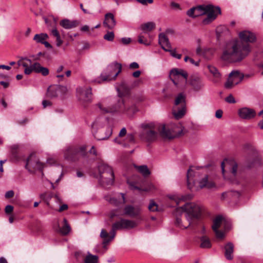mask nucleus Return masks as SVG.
<instances>
[{
    "label": "nucleus",
    "instance_id": "1",
    "mask_svg": "<svg viewBox=\"0 0 263 263\" xmlns=\"http://www.w3.org/2000/svg\"><path fill=\"white\" fill-rule=\"evenodd\" d=\"M142 131L140 137L147 142L155 141L158 136L166 139H173L183 135L184 127L179 123L168 124H155L154 123H143L141 125Z\"/></svg>",
    "mask_w": 263,
    "mask_h": 263
},
{
    "label": "nucleus",
    "instance_id": "2",
    "mask_svg": "<svg viewBox=\"0 0 263 263\" xmlns=\"http://www.w3.org/2000/svg\"><path fill=\"white\" fill-rule=\"evenodd\" d=\"M251 51V47L242 42L232 41L228 43L224 49L221 59L228 62L241 61L247 57Z\"/></svg>",
    "mask_w": 263,
    "mask_h": 263
},
{
    "label": "nucleus",
    "instance_id": "3",
    "mask_svg": "<svg viewBox=\"0 0 263 263\" xmlns=\"http://www.w3.org/2000/svg\"><path fill=\"white\" fill-rule=\"evenodd\" d=\"M180 209L185 213L186 219L188 221L187 224H184L182 223L180 218L176 217L175 224L176 227L181 229H186L190 226L193 219L199 217L202 210V207L199 204L194 202L186 203Z\"/></svg>",
    "mask_w": 263,
    "mask_h": 263
},
{
    "label": "nucleus",
    "instance_id": "4",
    "mask_svg": "<svg viewBox=\"0 0 263 263\" xmlns=\"http://www.w3.org/2000/svg\"><path fill=\"white\" fill-rule=\"evenodd\" d=\"M97 106L102 114L114 113L119 111L128 116H132L136 109L134 105L129 106L125 104L123 100L121 98L118 100L117 104L112 106L108 105L107 101L99 103L97 104Z\"/></svg>",
    "mask_w": 263,
    "mask_h": 263
},
{
    "label": "nucleus",
    "instance_id": "5",
    "mask_svg": "<svg viewBox=\"0 0 263 263\" xmlns=\"http://www.w3.org/2000/svg\"><path fill=\"white\" fill-rule=\"evenodd\" d=\"M122 69V65L120 63H114L108 65L106 69L101 74L100 77L93 81L97 83L115 80Z\"/></svg>",
    "mask_w": 263,
    "mask_h": 263
},
{
    "label": "nucleus",
    "instance_id": "6",
    "mask_svg": "<svg viewBox=\"0 0 263 263\" xmlns=\"http://www.w3.org/2000/svg\"><path fill=\"white\" fill-rule=\"evenodd\" d=\"M197 7L202 8L200 10L195 11V16L207 14V17L202 21L205 25L208 24L214 20L217 14L220 13V9L219 7H214L211 5H200Z\"/></svg>",
    "mask_w": 263,
    "mask_h": 263
},
{
    "label": "nucleus",
    "instance_id": "7",
    "mask_svg": "<svg viewBox=\"0 0 263 263\" xmlns=\"http://www.w3.org/2000/svg\"><path fill=\"white\" fill-rule=\"evenodd\" d=\"M187 73L181 69L174 68L170 71V77L177 87H184L186 83Z\"/></svg>",
    "mask_w": 263,
    "mask_h": 263
},
{
    "label": "nucleus",
    "instance_id": "8",
    "mask_svg": "<svg viewBox=\"0 0 263 263\" xmlns=\"http://www.w3.org/2000/svg\"><path fill=\"white\" fill-rule=\"evenodd\" d=\"M45 165V163L41 162L35 154H32L27 160L26 168L30 173H34L36 171H42Z\"/></svg>",
    "mask_w": 263,
    "mask_h": 263
},
{
    "label": "nucleus",
    "instance_id": "9",
    "mask_svg": "<svg viewBox=\"0 0 263 263\" xmlns=\"http://www.w3.org/2000/svg\"><path fill=\"white\" fill-rule=\"evenodd\" d=\"M86 155V147L82 146L79 147H69L64 153L66 159L75 161L81 157H84Z\"/></svg>",
    "mask_w": 263,
    "mask_h": 263
},
{
    "label": "nucleus",
    "instance_id": "10",
    "mask_svg": "<svg viewBox=\"0 0 263 263\" xmlns=\"http://www.w3.org/2000/svg\"><path fill=\"white\" fill-rule=\"evenodd\" d=\"M67 91L68 89L66 86L57 85H51L47 89L46 96L51 99L58 97L64 98Z\"/></svg>",
    "mask_w": 263,
    "mask_h": 263
},
{
    "label": "nucleus",
    "instance_id": "11",
    "mask_svg": "<svg viewBox=\"0 0 263 263\" xmlns=\"http://www.w3.org/2000/svg\"><path fill=\"white\" fill-rule=\"evenodd\" d=\"M243 76L237 71H232L229 76L228 80L224 84L227 89H231L235 85L239 83L242 80Z\"/></svg>",
    "mask_w": 263,
    "mask_h": 263
},
{
    "label": "nucleus",
    "instance_id": "12",
    "mask_svg": "<svg viewBox=\"0 0 263 263\" xmlns=\"http://www.w3.org/2000/svg\"><path fill=\"white\" fill-rule=\"evenodd\" d=\"M77 96L79 100L84 102H89L92 99L91 87H79L77 89Z\"/></svg>",
    "mask_w": 263,
    "mask_h": 263
},
{
    "label": "nucleus",
    "instance_id": "13",
    "mask_svg": "<svg viewBox=\"0 0 263 263\" xmlns=\"http://www.w3.org/2000/svg\"><path fill=\"white\" fill-rule=\"evenodd\" d=\"M224 221V218L220 215L217 216L213 220L212 229L217 238L222 239L224 237V233L222 231L218 230V229L223 224Z\"/></svg>",
    "mask_w": 263,
    "mask_h": 263
},
{
    "label": "nucleus",
    "instance_id": "14",
    "mask_svg": "<svg viewBox=\"0 0 263 263\" xmlns=\"http://www.w3.org/2000/svg\"><path fill=\"white\" fill-rule=\"evenodd\" d=\"M107 172L99 174L101 181L107 185H112L114 182V173L111 167H107Z\"/></svg>",
    "mask_w": 263,
    "mask_h": 263
},
{
    "label": "nucleus",
    "instance_id": "15",
    "mask_svg": "<svg viewBox=\"0 0 263 263\" xmlns=\"http://www.w3.org/2000/svg\"><path fill=\"white\" fill-rule=\"evenodd\" d=\"M17 64L25 68L24 73L26 74L29 75L33 71V64H32L31 60L27 58L22 57L17 61Z\"/></svg>",
    "mask_w": 263,
    "mask_h": 263
},
{
    "label": "nucleus",
    "instance_id": "16",
    "mask_svg": "<svg viewBox=\"0 0 263 263\" xmlns=\"http://www.w3.org/2000/svg\"><path fill=\"white\" fill-rule=\"evenodd\" d=\"M238 36L242 42L246 43H253L256 39L255 34L248 30H243L240 32Z\"/></svg>",
    "mask_w": 263,
    "mask_h": 263
},
{
    "label": "nucleus",
    "instance_id": "17",
    "mask_svg": "<svg viewBox=\"0 0 263 263\" xmlns=\"http://www.w3.org/2000/svg\"><path fill=\"white\" fill-rule=\"evenodd\" d=\"M239 117L243 119L249 120L254 118L256 115L254 110L248 107L240 108L238 111Z\"/></svg>",
    "mask_w": 263,
    "mask_h": 263
},
{
    "label": "nucleus",
    "instance_id": "18",
    "mask_svg": "<svg viewBox=\"0 0 263 263\" xmlns=\"http://www.w3.org/2000/svg\"><path fill=\"white\" fill-rule=\"evenodd\" d=\"M206 68L212 76V81L213 83H216L221 80V74L215 66L212 65H207Z\"/></svg>",
    "mask_w": 263,
    "mask_h": 263
},
{
    "label": "nucleus",
    "instance_id": "19",
    "mask_svg": "<svg viewBox=\"0 0 263 263\" xmlns=\"http://www.w3.org/2000/svg\"><path fill=\"white\" fill-rule=\"evenodd\" d=\"M140 213V209L138 207H135L131 205L125 206L123 210V215L130 217L138 216Z\"/></svg>",
    "mask_w": 263,
    "mask_h": 263
},
{
    "label": "nucleus",
    "instance_id": "20",
    "mask_svg": "<svg viewBox=\"0 0 263 263\" xmlns=\"http://www.w3.org/2000/svg\"><path fill=\"white\" fill-rule=\"evenodd\" d=\"M111 134L112 129L108 127L106 129H100L95 136L98 140H104L108 138Z\"/></svg>",
    "mask_w": 263,
    "mask_h": 263
},
{
    "label": "nucleus",
    "instance_id": "21",
    "mask_svg": "<svg viewBox=\"0 0 263 263\" xmlns=\"http://www.w3.org/2000/svg\"><path fill=\"white\" fill-rule=\"evenodd\" d=\"M103 25L105 27L109 29H112L115 27L116 25V21L112 13H107L105 15Z\"/></svg>",
    "mask_w": 263,
    "mask_h": 263
},
{
    "label": "nucleus",
    "instance_id": "22",
    "mask_svg": "<svg viewBox=\"0 0 263 263\" xmlns=\"http://www.w3.org/2000/svg\"><path fill=\"white\" fill-rule=\"evenodd\" d=\"M225 165H226L227 166L229 167L230 171L231 173H232V175L233 176H235V175H236L237 170V163L233 160H232V161L226 160L225 162H222L221 163V166L222 172L223 175H224V173Z\"/></svg>",
    "mask_w": 263,
    "mask_h": 263
},
{
    "label": "nucleus",
    "instance_id": "23",
    "mask_svg": "<svg viewBox=\"0 0 263 263\" xmlns=\"http://www.w3.org/2000/svg\"><path fill=\"white\" fill-rule=\"evenodd\" d=\"M199 175V172L197 171V170L193 167H190L187 172V185L190 189H192L193 186L191 184L193 182L195 183L194 181L193 178L196 176Z\"/></svg>",
    "mask_w": 263,
    "mask_h": 263
},
{
    "label": "nucleus",
    "instance_id": "24",
    "mask_svg": "<svg viewBox=\"0 0 263 263\" xmlns=\"http://www.w3.org/2000/svg\"><path fill=\"white\" fill-rule=\"evenodd\" d=\"M159 43L162 48L165 51H169V49L172 48L168 37L163 33H161L159 35Z\"/></svg>",
    "mask_w": 263,
    "mask_h": 263
},
{
    "label": "nucleus",
    "instance_id": "25",
    "mask_svg": "<svg viewBox=\"0 0 263 263\" xmlns=\"http://www.w3.org/2000/svg\"><path fill=\"white\" fill-rule=\"evenodd\" d=\"M190 83L196 91L201 90L204 87V83L202 79L198 77H193L190 80Z\"/></svg>",
    "mask_w": 263,
    "mask_h": 263
},
{
    "label": "nucleus",
    "instance_id": "26",
    "mask_svg": "<svg viewBox=\"0 0 263 263\" xmlns=\"http://www.w3.org/2000/svg\"><path fill=\"white\" fill-rule=\"evenodd\" d=\"M60 25L65 29H70L77 27L79 25V22L65 18L60 21Z\"/></svg>",
    "mask_w": 263,
    "mask_h": 263
},
{
    "label": "nucleus",
    "instance_id": "27",
    "mask_svg": "<svg viewBox=\"0 0 263 263\" xmlns=\"http://www.w3.org/2000/svg\"><path fill=\"white\" fill-rule=\"evenodd\" d=\"M118 197L119 198L118 199L116 197L111 198L108 196H106L105 198L106 200L108 201L111 204L116 206L119 205L120 204H123L125 202L124 194L120 193L118 194Z\"/></svg>",
    "mask_w": 263,
    "mask_h": 263
},
{
    "label": "nucleus",
    "instance_id": "28",
    "mask_svg": "<svg viewBox=\"0 0 263 263\" xmlns=\"http://www.w3.org/2000/svg\"><path fill=\"white\" fill-rule=\"evenodd\" d=\"M215 183L211 180H209L208 176L205 175L199 181V187L200 189L203 187H206L208 189H211L215 187Z\"/></svg>",
    "mask_w": 263,
    "mask_h": 263
},
{
    "label": "nucleus",
    "instance_id": "29",
    "mask_svg": "<svg viewBox=\"0 0 263 263\" xmlns=\"http://www.w3.org/2000/svg\"><path fill=\"white\" fill-rule=\"evenodd\" d=\"M168 198L174 201L177 204H179L182 201H186L191 198L190 195H181L178 194H170L167 195Z\"/></svg>",
    "mask_w": 263,
    "mask_h": 263
},
{
    "label": "nucleus",
    "instance_id": "30",
    "mask_svg": "<svg viewBox=\"0 0 263 263\" xmlns=\"http://www.w3.org/2000/svg\"><path fill=\"white\" fill-rule=\"evenodd\" d=\"M186 106H174L172 109V114L176 119L182 118L185 115Z\"/></svg>",
    "mask_w": 263,
    "mask_h": 263
},
{
    "label": "nucleus",
    "instance_id": "31",
    "mask_svg": "<svg viewBox=\"0 0 263 263\" xmlns=\"http://www.w3.org/2000/svg\"><path fill=\"white\" fill-rule=\"evenodd\" d=\"M224 256L227 259L231 260L233 258V252L234 250V245L229 242L226 244L224 247Z\"/></svg>",
    "mask_w": 263,
    "mask_h": 263
},
{
    "label": "nucleus",
    "instance_id": "32",
    "mask_svg": "<svg viewBox=\"0 0 263 263\" xmlns=\"http://www.w3.org/2000/svg\"><path fill=\"white\" fill-rule=\"evenodd\" d=\"M125 229L123 218L115 222L112 226V229L110 233L111 238H114L116 235V231L118 230Z\"/></svg>",
    "mask_w": 263,
    "mask_h": 263
},
{
    "label": "nucleus",
    "instance_id": "33",
    "mask_svg": "<svg viewBox=\"0 0 263 263\" xmlns=\"http://www.w3.org/2000/svg\"><path fill=\"white\" fill-rule=\"evenodd\" d=\"M33 71L38 73H41L44 76L49 74V70L47 68L43 67L39 63L35 62L33 64Z\"/></svg>",
    "mask_w": 263,
    "mask_h": 263
},
{
    "label": "nucleus",
    "instance_id": "34",
    "mask_svg": "<svg viewBox=\"0 0 263 263\" xmlns=\"http://www.w3.org/2000/svg\"><path fill=\"white\" fill-rule=\"evenodd\" d=\"M185 98L186 96L184 93H179L175 98L174 106H186Z\"/></svg>",
    "mask_w": 263,
    "mask_h": 263
},
{
    "label": "nucleus",
    "instance_id": "35",
    "mask_svg": "<svg viewBox=\"0 0 263 263\" xmlns=\"http://www.w3.org/2000/svg\"><path fill=\"white\" fill-rule=\"evenodd\" d=\"M117 90L120 97L125 96L128 92V89L124 82H122L119 86L117 87Z\"/></svg>",
    "mask_w": 263,
    "mask_h": 263
},
{
    "label": "nucleus",
    "instance_id": "36",
    "mask_svg": "<svg viewBox=\"0 0 263 263\" xmlns=\"http://www.w3.org/2000/svg\"><path fill=\"white\" fill-rule=\"evenodd\" d=\"M135 167L141 173L144 177H147L151 174L149 170H148L147 165H143L140 166H137L135 165Z\"/></svg>",
    "mask_w": 263,
    "mask_h": 263
},
{
    "label": "nucleus",
    "instance_id": "37",
    "mask_svg": "<svg viewBox=\"0 0 263 263\" xmlns=\"http://www.w3.org/2000/svg\"><path fill=\"white\" fill-rule=\"evenodd\" d=\"M100 237L103 239V245L105 247L109 241L114 238H111V235L109 236L108 233L104 230L102 229L100 233Z\"/></svg>",
    "mask_w": 263,
    "mask_h": 263
},
{
    "label": "nucleus",
    "instance_id": "38",
    "mask_svg": "<svg viewBox=\"0 0 263 263\" xmlns=\"http://www.w3.org/2000/svg\"><path fill=\"white\" fill-rule=\"evenodd\" d=\"M98 261V256L92 255L89 252L87 253V254L84 259L85 263H97Z\"/></svg>",
    "mask_w": 263,
    "mask_h": 263
},
{
    "label": "nucleus",
    "instance_id": "39",
    "mask_svg": "<svg viewBox=\"0 0 263 263\" xmlns=\"http://www.w3.org/2000/svg\"><path fill=\"white\" fill-rule=\"evenodd\" d=\"M48 38V35L46 33H40L36 34L34 37L33 40L37 43L42 44L44 41H46Z\"/></svg>",
    "mask_w": 263,
    "mask_h": 263
},
{
    "label": "nucleus",
    "instance_id": "40",
    "mask_svg": "<svg viewBox=\"0 0 263 263\" xmlns=\"http://www.w3.org/2000/svg\"><path fill=\"white\" fill-rule=\"evenodd\" d=\"M52 35L56 38V45L60 47L63 44V41L61 39L60 33L56 28H54L51 30Z\"/></svg>",
    "mask_w": 263,
    "mask_h": 263
},
{
    "label": "nucleus",
    "instance_id": "41",
    "mask_svg": "<svg viewBox=\"0 0 263 263\" xmlns=\"http://www.w3.org/2000/svg\"><path fill=\"white\" fill-rule=\"evenodd\" d=\"M123 220L125 229H131L135 228L137 226V223L135 221L123 218Z\"/></svg>",
    "mask_w": 263,
    "mask_h": 263
},
{
    "label": "nucleus",
    "instance_id": "42",
    "mask_svg": "<svg viewBox=\"0 0 263 263\" xmlns=\"http://www.w3.org/2000/svg\"><path fill=\"white\" fill-rule=\"evenodd\" d=\"M200 247L202 248H209L211 247V243L210 239L206 236H203L201 238Z\"/></svg>",
    "mask_w": 263,
    "mask_h": 263
},
{
    "label": "nucleus",
    "instance_id": "43",
    "mask_svg": "<svg viewBox=\"0 0 263 263\" xmlns=\"http://www.w3.org/2000/svg\"><path fill=\"white\" fill-rule=\"evenodd\" d=\"M155 24L153 22H147L141 25V28L144 31H150L154 29Z\"/></svg>",
    "mask_w": 263,
    "mask_h": 263
},
{
    "label": "nucleus",
    "instance_id": "44",
    "mask_svg": "<svg viewBox=\"0 0 263 263\" xmlns=\"http://www.w3.org/2000/svg\"><path fill=\"white\" fill-rule=\"evenodd\" d=\"M138 42L140 44H143L146 46L149 45L151 44V40H148L144 34H140L138 36Z\"/></svg>",
    "mask_w": 263,
    "mask_h": 263
},
{
    "label": "nucleus",
    "instance_id": "45",
    "mask_svg": "<svg viewBox=\"0 0 263 263\" xmlns=\"http://www.w3.org/2000/svg\"><path fill=\"white\" fill-rule=\"evenodd\" d=\"M64 225L60 229V232L63 235L67 234L70 231V227L68 224L67 221L66 219H64Z\"/></svg>",
    "mask_w": 263,
    "mask_h": 263
},
{
    "label": "nucleus",
    "instance_id": "46",
    "mask_svg": "<svg viewBox=\"0 0 263 263\" xmlns=\"http://www.w3.org/2000/svg\"><path fill=\"white\" fill-rule=\"evenodd\" d=\"M126 134V129L125 127H123L121 129L120 132L119 133L118 137L115 138L114 139V141L115 142H117L119 144H122V142L121 140H120L119 139L120 138L123 137L125 136Z\"/></svg>",
    "mask_w": 263,
    "mask_h": 263
},
{
    "label": "nucleus",
    "instance_id": "47",
    "mask_svg": "<svg viewBox=\"0 0 263 263\" xmlns=\"http://www.w3.org/2000/svg\"><path fill=\"white\" fill-rule=\"evenodd\" d=\"M107 167H111L110 166L108 165L107 164H105L104 162H101L98 165V170L99 172V174H102L105 172H107Z\"/></svg>",
    "mask_w": 263,
    "mask_h": 263
},
{
    "label": "nucleus",
    "instance_id": "48",
    "mask_svg": "<svg viewBox=\"0 0 263 263\" xmlns=\"http://www.w3.org/2000/svg\"><path fill=\"white\" fill-rule=\"evenodd\" d=\"M103 38L107 41L112 42L115 39V34L112 31H108L104 34Z\"/></svg>",
    "mask_w": 263,
    "mask_h": 263
},
{
    "label": "nucleus",
    "instance_id": "49",
    "mask_svg": "<svg viewBox=\"0 0 263 263\" xmlns=\"http://www.w3.org/2000/svg\"><path fill=\"white\" fill-rule=\"evenodd\" d=\"M148 208L149 210L151 212H156L159 211L158 205L153 200H151Z\"/></svg>",
    "mask_w": 263,
    "mask_h": 263
},
{
    "label": "nucleus",
    "instance_id": "50",
    "mask_svg": "<svg viewBox=\"0 0 263 263\" xmlns=\"http://www.w3.org/2000/svg\"><path fill=\"white\" fill-rule=\"evenodd\" d=\"M202 7H194L190 10H189L187 11V14L191 17H196L197 16H195V11L200 10Z\"/></svg>",
    "mask_w": 263,
    "mask_h": 263
},
{
    "label": "nucleus",
    "instance_id": "51",
    "mask_svg": "<svg viewBox=\"0 0 263 263\" xmlns=\"http://www.w3.org/2000/svg\"><path fill=\"white\" fill-rule=\"evenodd\" d=\"M231 195L236 196V197H238L240 195V193L238 192H230L228 193H223L222 194V197L223 198H225V196H230Z\"/></svg>",
    "mask_w": 263,
    "mask_h": 263
},
{
    "label": "nucleus",
    "instance_id": "52",
    "mask_svg": "<svg viewBox=\"0 0 263 263\" xmlns=\"http://www.w3.org/2000/svg\"><path fill=\"white\" fill-rule=\"evenodd\" d=\"M169 49L170 50L167 51L170 52L172 56H173L174 58H176L177 59H180L181 58V54L176 53L175 50H172L171 48H170Z\"/></svg>",
    "mask_w": 263,
    "mask_h": 263
},
{
    "label": "nucleus",
    "instance_id": "53",
    "mask_svg": "<svg viewBox=\"0 0 263 263\" xmlns=\"http://www.w3.org/2000/svg\"><path fill=\"white\" fill-rule=\"evenodd\" d=\"M0 84L3 86L4 88H7L10 84V81L8 79L0 81Z\"/></svg>",
    "mask_w": 263,
    "mask_h": 263
},
{
    "label": "nucleus",
    "instance_id": "54",
    "mask_svg": "<svg viewBox=\"0 0 263 263\" xmlns=\"http://www.w3.org/2000/svg\"><path fill=\"white\" fill-rule=\"evenodd\" d=\"M226 101L229 103H235L236 102L235 98L232 95H230L226 98Z\"/></svg>",
    "mask_w": 263,
    "mask_h": 263
},
{
    "label": "nucleus",
    "instance_id": "55",
    "mask_svg": "<svg viewBox=\"0 0 263 263\" xmlns=\"http://www.w3.org/2000/svg\"><path fill=\"white\" fill-rule=\"evenodd\" d=\"M42 105L43 108H45L52 105V103L50 101L44 100L42 101Z\"/></svg>",
    "mask_w": 263,
    "mask_h": 263
},
{
    "label": "nucleus",
    "instance_id": "56",
    "mask_svg": "<svg viewBox=\"0 0 263 263\" xmlns=\"http://www.w3.org/2000/svg\"><path fill=\"white\" fill-rule=\"evenodd\" d=\"M13 210V206L11 205H7L5 207V211L7 214H10L12 212Z\"/></svg>",
    "mask_w": 263,
    "mask_h": 263
},
{
    "label": "nucleus",
    "instance_id": "57",
    "mask_svg": "<svg viewBox=\"0 0 263 263\" xmlns=\"http://www.w3.org/2000/svg\"><path fill=\"white\" fill-rule=\"evenodd\" d=\"M126 140L130 143H134L135 141L134 135L133 134H128L126 137Z\"/></svg>",
    "mask_w": 263,
    "mask_h": 263
},
{
    "label": "nucleus",
    "instance_id": "58",
    "mask_svg": "<svg viewBox=\"0 0 263 263\" xmlns=\"http://www.w3.org/2000/svg\"><path fill=\"white\" fill-rule=\"evenodd\" d=\"M14 195V193L12 190L7 191L5 195V197L6 198H10L12 197Z\"/></svg>",
    "mask_w": 263,
    "mask_h": 263
},
{
    "label": "nucleus",
    "instance_id": "59",
    "mask_svg": "<svg viewBox=\"0 0 263 263\" xmlns=\"http://www.w3.org/2000/svg\"><path fill=\"white\" fill-rule=\"evenodd\" d=\"M121 42L123 44L127 45L131 42V39L129 37H123L121 39Z\"/></svg>",
    "mask_w": 263,
    "mask_h": 263
},
{
    "label": "nucleus",
    "instance_id": "60",
    "mask_svg": "<svg viewBox=\"0 0 263 263\" xmlns=\"http://www.w3.org/2000/svg\"><path fill=\"white\" fill-rule=\"evenodd\" d=\"M222 110L221 109H218L215 112V117L218 119H220L222 116Z\"/></svg>",
    "mask_w": 263,
    "mask_h": 263
},
{
    "label": "nucleus",
    "instance_id": "61",
    "mask_svg": "<svg viewBox=\"0 0 263 263\" xmlns=\"http://www.w3.org/2000/svg\"><path fill=\"white\" fill-rule=\"evenodd\" d=\"M139 67V65L137 62H133L129 65V68L130 69H137Z\"/></svg>",
    "mask_w": 263,
    "mask_h": 263
},
{
    "label": "nucleus",
    "instance_id": "62",
    "mask_svg": "<svg viewBox=\"0 0 263 263\" xmlns=\"http://www.w3.org/2000/svg\"><path fill=\"white\" fill-rule=\"evenodd\" d=\"M9 79V76L3 73L0 72V81L7 80Z\"/></svg>",
    "mask_w": 263,
    "mask_h": 263
},
{
    "label": "nucleus",
    "instance_id": "63",
    "mask_svg": "<svg viewBox=\"0 0 263 263\" xmlns=\"http://www.w3.org/2000/svg\"><path fill=\"white\" fill-rule=\"evenodd\" d=\"M67 209H68V205L67 204H64L62 205L60 207L59 211L62 212L63 211L67 210Z\"/></svg>",
    "mask_w": 263,
    "mask_h": 263
},
{
    "label": "nucleus",
    "instance_id": "64",
    "mask_svg": "<svg viewBox=\"0 0 263 263\" xmlns=\"http://www.w3.org/2000/svg\"><path fill=\"white\" fill-rule=\"evenodd\" d=\"M141 71L137 70L133 73V76L135 78H138L141 74Z\"/></svg>",
    "mask_w": 263,
    "mask_h": 263
}]
</instances>
